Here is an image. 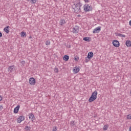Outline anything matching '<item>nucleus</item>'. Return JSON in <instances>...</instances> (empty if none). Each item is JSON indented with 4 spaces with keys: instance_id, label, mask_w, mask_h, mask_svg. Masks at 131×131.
I'll return each mask as SVG.
<instances>
[{
    "instance_id": "1",
    "label": "nucleus",
    "mask_w": 131,
    "mask_h": 131,
    "mask_svg": "<svg viewBox=\"0 0 131 131\" xmlns=\"http://www.w3.org/2000/svg\"><path fill=\"white\" fill-rule=\"evenodd\" d=\"M82 6V4L80 2H78L77 4H74L73 5V9L74 10V13L78 14L81 12L80 8Z\"/></svg>"
},
{
    "instance_id": "2",
    "label": "nucleus",
    "mask_w": 131,
    "mask_h": 131,
    "mask_svg": "<svg viewBox=\"0 0 131 131\" xmlns=\"http://www.w3.org/2000/svg\"><path fill=\"white\" fill-rule=\"evenodd\" d=\"M97 96H98V92L97 91H95L92 93V95L89 99V101L90 102V103L94 102V101L97 99Z\"/></svg>"
},
{
    "instance_id": "3",
    "label": "nucleus",
    "mask_w": 131,
    "mask_h": 131,
    "mask_svg": "<svg viewBox=\"0 0 131 131\" xmlns=\"http://www.w3.org/2000/svg\"><path fill=\"white\" fill-rule=\"evenodd\" d=\"M83 10L84 12H91L93 11V8L90 5L86 4L83 6Z\"/></svg>"
},
{
    "instance_id": "4",
    "label": "nucleus",
    "mask_w": 131,
    "mask_h": 131,
    "mask_svg": "<svg viewBox=\"0 0 131 131\" xmlns=\"http://www.w3.org/2000/svg\"><path fill=\"white\" fill-rule=\"evenodd\" d=\"M113 45L114 47H115L116 48H118V47H119L120 45L119 41H118V40H114L113 41Z\"/></svg>"
},
{
    "instance_id": "5",
    "label": "nucleus",
    "mask_w": 131,
    "mask_h": 131,
    "mask_svg": "<svg viewBox=\"0 0 131 131\" xmlns=\"http://www.w3.org/2000/svg\"><path fill=\"white\" fill-rule=\"evenodd\" d=\"M25 119L24 116H20L17 119V123H21Z\"/></svg>"
},
{
    "instance_id": "6",
    "label": "nucleus",
    "mask_w": 131,
    "mask_h": 131,
    "mask_svg": "<svg viewBox=\"0 0 131 131\" xmlns=\"http://www.w3.org/2000/svg\"><path fill=\"white\" fill-rule=\"evenodd\" d=\"M29 82L30 84H31L32 85H34V84H35V79H34V78H30L29 79Z\"/></svg>"
},
{
    "instance_id": "7",
    "label": "nucleus",
    "mask_w": 131,
    "mask_h": 131,
    "mask_svg": "<svg viewBox=\"0 0 131 131\" xmlns=\"http://www.w3.org/2000/svg\"><path fill=\"white\" fill-rule=\"evenodd\" d=\"M100 31L101 27H98L93 30V33H99Z\"/></svg>"
},
{
    "instance_id": "8",
    "label": "nucleus",
    "mask_w": 131,
    "mask_h": 131,
    "mask_svg": "<svg viewBox=\"0 0 131 131\" xmlns=\"http://www.w3.org/2000/svg\"><path fill=\"white\" fill-rule=\"evenodd\" d=\"M15 69H16V67H15V66H11L9 67L8 69V72H12L13 71H14V70H15Z\"/></svg>"
},
{
    "instance_id": "9",
    "label": "nucleus",
    "mask_w": 131,
    "mask_h": 131,
    "mask_svg": "<svg viewBox=\"0 0 131 131\" xmlns=\"http://www.w3.org/2000/svg\"><path fill=\"white\" fill-rule=\"evenodd\" d=\"M78 31H79V28L77 26H75L73 29V33H78Z\"/></svg>"
},
{
    "instance_id": "10",
    "label": "nucleus",
    "mask_w": 131,
    "mask_h": 131,
    "mask_svg": "<svg viewBox=\"0 0 131 131\" xmlns=\"http://www.w3.org/2000/svg\"><path fill=\"white\" fill-rule=\"evenodd\" d=\"M29 119H31L32 121H33L35 119V117H34L33 114L30 113L29 114Z\"/></svg>"
},
{
    "instance_id": "11",
    "label": "nucleus",
    "mask_w": 131,
    "mask_h": 131,
    "mask_svg": "<svg viewBox=\"0 0 131 131\" xmlns=\"http://www.w3.org/2000/svg\"><path fill=\"white\" fill-rule=\"evenodd\" d=\"M93 57H94V53H93V52L88 53V55L87 56L88 59H92Z\"/></svg>"
},
{
    "instance_id": "12",
    "label": "nucleus",
    "mask_w": 131,
    "mask_h": 131,
    "mask_svg": "<svg viewBox=\"0 0 131 131\" xmlns=\"http://www.w3.org/2000/svg\"><path fill=\"white\" fill-rule=\"evenodd\" d=\"M19 108H20V105H18L15 108H14V111H13L14 113H15V114L18 113Z\"/></svg>"
},
{
    "instance_id": "13",
    "label": "nucleus",
    "mask_w": 131,
    "mask_h": 131,
    "mask_svg": "<svg viewBox=\"0 0 131 131\" xmlns=\"http://www.w3.org/2000/svg\"><path fill=\"white\" fill-rule=\"evenodd\" d=\"M65 23H66V21H65V20L64 19L61 18L59 22V25L63 26V25L65 24Z\"/></svg>"
},
{
    "instance_id": "14",
    "label": "nucleus",
    "mask_w": 131,
    "mask_h": 131,
    "mask_svg": "<svg viewBox=\"0 0 131 131\" xmlns=\"http://www.w3.org/2000/svg\"><path fill=\"white\" fill-rule=\"evenodd\" d=\"M73 71L75 73H78V72H79V68H78L77 67H75L74 68Z\"/></svg>"
},
{
    "instance_id": "15",
    "label": "nucleus",
    "mask_w": 131,
    "mask_h": 131,
    "mask_svg": "<svg viewBox=\"0 0 131 131\" xmlns=\"http://www.w3.org/2000/svg\"><path fill=\"white\" fill-rule=\"evenodd\" d=\"M9 28H10V27L7 26L4 29V31L6 32V33H9V32H10V29Z\"/></svg>"
},
{
    "instance_id": "16",
    "label": "nucleus",
    "mask_w": 131,
    "mask_h": 131,
    "mask_svg": "<svg viewBox=\"0 0 131 131\" xmlns=\"http://www.w3.org/2000/svg\"><path fill=\"white\" fill-rule=\"evenodd\" d=\"M125 45L128 47H131V41L130 40H127L126 41Z\"/></svg>"
},
{
    "instance_id": "17",
    "label": "nucleus",
    "mask_w": 131,
    "mask_h": 131,
    "mask_svg": "<svg viewBox=\"0 0 131 131\" xmlns=\"http://www.w3.org/2000/svg\"><path fill=\"white\" fill-rule=\"evenodd\" d=\"M63 60H64V61H68V60H69V56L64 55L63 56Z\"/></svg>"
},
{
    "instance_id": "18",
    "label": "nucleus",
    "mask_w": 131,
    "mask_h": 131,
    "mask_svg": "<svg viewBox=\"0 0 131 131\" xmlns=\"http://www.w3.org/2000/svg\"><path fill=\"white\" fill-rule=\"evenodd\" d=\"M117 36H120V37H125V35H123L120 33H116Z\"/></svg>"
},
{
    "instance_id": "19",
    "label": "nucleus",
    "mask_w": 131,
    "mask_h": 131,
    "mask_svg": "<svg viewBox=\"0 0 131 131\" xmlns=\"http://www.w3.org/2000/svg\"><path fill=\"white\" fill-rule=\"evenodd\" d=\"M83 40H84L85 41L90 42L91 41V40H90L89 37H85L83 38Z\"/></svg>"
},
{
    "instance_id": "20",
    "label": "nucleus",
    "mask_w": 131,
    "mask_h": 131,
    "mask_svg": "<svg viewBox=\"0 0 131 131\" xmlns=\"http://www.w3.org/2000/svg\"><path fill=\"white\" fill-rule=\"evenodd\" d=\"M20 35L21 37H24V36H26V32H21Z\"/></svg>"
},
{
    "instance_id": "21",
    "label": "nucleus",
    "mask_w": 131,
    "mask_h": 131,
    "mask_svg": "<svg viewBox=\"0 0 131 131\" xmlns=\"http://www.w3.org/2000/svg\"><path fill=\"white\" fill-rule=\"evenodd\" d=\"M45 44L46 45V46H50V45H51V41H50V40H47Z\"/></svg>"
},
{
    "instance_id": "22",
    "label": "nucleus",
    "mask_w": 131,
    "mask_h": 131,
    "mask_svg": "<svg viewBox=\"0 0 131 131\" xmlns=\"http://www.w3.org/2000/svg\"><path fill=\"white\" fill-rule=\"evenodd\" d=\"M28 2H30L31 4H35L36 3V0H27Z\"/></svg>"
},
{
    "instance_id": "23",
    "label": "nucleus",
    "mask_w": 131,
    "mask_h": 131,
    "mask_svg": "<svg viewBox=\"0 0 131 131\" xmlns=\"http://www.w3.org/2000/svg\"><path fill=\"white\" fill-rule=\"evenodd\" d=\"M108 125H105L103 126V130H107L108 129Z\"/></svg>"
},
{
    "instance_id": "24",
    "label": "nucleus",
    "mask_w": 131,
    "mask_h": 131,
    "mask_svg": "<svg viewBox=\"0 0 131 131\" xmlns=\"http://www.w3.org/2000/svg\"><path fill=\"white\" fill-rule=\"evenodd\" d=\"M54 71L56 73H58V72H59V69L58 68H55L54 69Z\"/></svg>"
},
{
    "instance_id": "25",
    "label": "nucleus",
    "mask_w": 131,
    "mask_h": 131,
    "mask_svg": "<svg viewBox=\"0 0 131 131\" xmlns=\"http://www.w3.org/2000/svg\"><path fill=\"white\" fill-rule=\"evenodd\" d=\"M90 59L86 58L85 59V63H88V62H89Z\"/></svg>"
},
{
    "instance_id": "26",
    "label": "nucleus",
    "mask_w": 131,
    "mask_h": 131,
    "mask_svg": "<svg viewBox=\"0 0 131 131\" xmlns=\"http://www.w3.org/2000/svg\"><path fill=\"white\" fill-rule=\"evenodd\" d=\"M127 119H131V115H128L127 116Z\"/></svg>"
},
{
    "instance_id": "27",
    "label": "nucleus",
    "mask_w": 131,
    "mask_h": 131,
    "mask_svg": "<svg viewBox=\"0 0 131 131\" xmlns=\"http://www.w3.org/2000/svg\"><path fill=\"white\" fill-rule=\"evenodd\" d=\"M52 130L53 131H57V127H53Z\"/></svg>"
},
{
    "instance_id": "28",
    "label": "nucleus",
    "mask_w": 131,
    "mask_h": 131,
    "mask_svg": "<svg viewBox=\"0 0 131 131\" xmlns=\"http://www.w3.org/2000/svg\"><path fill=\"white\" fill-rule=\"evenodd\" d=\"M25 129L26 130V131H28V126H26L25 127Z\"/></svg>"
},
{
    "instance_id": "29",
    "label": "nucleus",
    "mask_w": 131,
    "mask_h": 131,
    "mask_svg": "<svg viewBox=\"0 0 131 131\" xmlns=\"http://www.w3.org/2000/svg\"><path fill=\"white\" fill-rule=\"evenodd\" d=\"M71 125L72 126H73L74 125V121L71 122Z\"/></svg>"
},
{
    "instance_id": "30",
    "label": "nucleus",
    "mask_w": 131,
    "mask_h": 131,
    "mask_svg": "<svg viewBox=\"0 0 131 131\" xmlns=\"http://www.w3.org/2000/svg\"><path fill=\"white\" fill-rule=\"evenodd\" d=\"M21 64H22V65H24V64H25V61H22L20 62Z\"/></svg>"
},
{
    "instance_id": "31",
    "label": "nucleus",
    "mask_w": 131,
    "mask_h": 131,
    "mask_svg": "<svg viewBox=\"0 0 131 131\" xmlns=\"http://www.w3.org/2000/svg\"><path fill=\"white\" fill-rule=\"evenodd\" d=\"M85 3H90V0H84Z\"/></svg>"
},
{
    "instance_id": "32",
    "label": "nucleus",
    "mask_w": 131,
    "mask_h": 131,
    "mask_svg": "<svg viewBox=\"0 0 131 131\" xmlns=\"http://www.w3.org/2000/svg\"><path fill=\"white\" fill-rule=\"evenodd\" d=\"M1 101H3V97L0 95V102Z\"/></svg>"
},
{
    "instance_id": "33",
    "label": "nucleus",
    "mask_w": 131,
    "mask_h": 131,
    "mask_svg": "<svg viewBox=\"0 0 131 131\" xmlns=\"http://www.w3.org/2000/svg\"><path fill=\"white\" fill-rule=\"evenodd\" d=\"M31 129V127H28V131H30Z\"/></svg>"
},
{
    "instance_id": "34",
    "label": "nucleus",
    "mask_w": 131,
    "mask_h": 131,
    "mask_svg": "<svg viewBox=\"0 0 131 131\" xmlns=\"http://www.w3.org/2000/svg\"><path fill=\"white\" fill-rule=\"evenodd\" d=\"M2 36H3V34L0 32V37H2Z\"/></svg>"
},
{
    "instance_id": "35",
    "label": "nucleus",
    "mask_w": 131,
    "mask_h": 131,
    "mask_svg": "<svg viewBox=\"0 0 131 131\" xmlns=\"http://www.w3.org/2000/svg\"><path fill=\"white\" fill-rule=\"evenodd\" d=\"M2 109H3V106L0 105V108L2 109Z\"/></svg>"
},
{
    "instance_id": "36",
    "label": "nucleus",
    "mask_w": 131,
    "mask_h": 131,
    "mask_svg": "<svg viewBox=\"0 0 131 131\" xmlns=\"http://www.w3.org/2000/svg\"><path fill=\"white\" fill-rule=\"evenodd\" d=\"M75 61H77V60H78V59H77V58H75Z\"/></svg>"
},
{
    "instance_id": "37",
    "label": "nucleus",
    "mask_w": 131,
    "mask_h": 131,
    "mask_svg": "<svg viewBox=\"0 0 131 131\" xmlns=\"http://www.w3.org/2000/svg\"><path fill=\"white\" fill-rule=\"evenodd\" d=\"M129 131H131V126L129 128Z\"/></svg>"
},
{
    "instance_id": "38",
    "label": "nucleus",
    "mask_w": 131,
    "mask_h": 131,
    "mask_svg": "<svg viewBox=\"0 0 131 131\" xmlns=\"http://www.w3.org/2000/svg\"><path fill=\"white\" fill-rule=\"evenodd\" d=\"M69 48H71V46L69 45Z\"/></svg>"
},
{
    "instance_id": "39",
    "label": "nucleus",
    "mask_w": 131,
    "mask_h": 131,
    "mask_svg": "<svg viewBox=\"0 0 131 131\" xmlns=\"http://www.w3.org/2000/svg\"><path fill=\"white\" fill-rule=\"evenodd\" d=\"M30 38H31V37H30Z\"/></svg>"
}]
</instances>
